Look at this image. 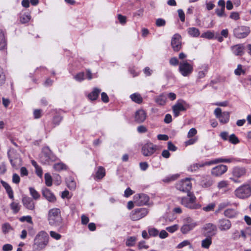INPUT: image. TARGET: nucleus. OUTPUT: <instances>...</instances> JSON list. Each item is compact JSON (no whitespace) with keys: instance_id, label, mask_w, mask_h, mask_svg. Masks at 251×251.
<instances>
[{"instance_id":"obj_1","label":"nucleus","mask_w":251,"mask_h":251,"mask_svg":"<svg viewBox=\"0 0 251 251\" xmlns=\"http://www.w3.org/2000/svg\"><path fill=\"white\" fill-rule=\"evenodd\" d=\"M48 220L49 225L51 226H56L61 225L62 218L60 210L57 208L50 209L48 212Z\"/></svg>"},{"instance_id":"obj_2","label":"nucleus","mask_w":251,"mask_h":251,"mask_svg":"<svg viewBox=\"0 0 251 251\" xmlns=\"http://www.w3.org/2000/svg\"><path fill=\"white\" fill-rule=\"evenodd\" d=\"M49 236L48 234L44 231L39 232L34 240V247L38 251L44 249L49 243Z\"/></svg>"},{"instance_id":"obj_3","label":"nucleus","mask_w":251,"mask_h":251,"mask_svg":"<svg viewBox=\"0 0 251 251\" xmlns=\"http://www.w3.org/2000/svg\"><path fill=\"white\" fill-rule=\"evenodd\" d=\"M196 198L194 194L191 192L187 193L186 197L181 198V204L185 207L191 209H198L201 207V204L196 202Z\"/></svg>"},{"instance_id":"obj_4","label":"nucleus","mask_w":251,"mask_h":251,"mask_svg":"<svg viewBox=\"0 0 251 251\" xmlns=\"http://www.w3.org/2000/svg\"><path fill=\"white\" fill-rule=\"evenodd\" d=\"M234 194L239 199H247L251 196V187L249 184L242 185L235 190Z\"/></svg>"},{"instance_id":"obj_5","label":"nucleus","mask_w":251,"mask_h":251,"mask_svg":"<svg viewBox=\"0 0 251 251\" xmlns=\"http://www.w3.org/2000/svg\"><path fill=\"white\" fill-rule=\"evenodd\" d=\"M197 225V223L194 221L191 217H187L184 220V224L181 226L180 231L183 234H187Z\"/></svg>"},{"instance_id":"obj_6","label":"nucleus","mask_w":251,"mask_h":251,"mask_svg":"<svg viewBox=\"0 0 251 251\" xmlns=\"http://www.w3.org/2000/svg\"><path fill=\"white\" fill-rule=\"evenodd\" d=\"M55 156L48 147H44L40 156V161L42 163L46 164L50 161L55 160Z\"/></svg>"},{"instance_id":"obj_7","label":"nucleus","mask_w":251,"mask_h":251,"mask_svg":"<svg viewBox=\"0 0 251 251\" xmlns=\"http://www.w3.org/2000/svg\"><path fill=\"white\" fill-rule=\"evenodd\" d=\"M179 72L183 76H189L193 71V66L187 61H182L179 64Z\"/></svg>"},{"instance_id":"obj_8","label":"nucleus","mask_w":251,"mask_h":251,"mask_svg":"<svg viewBox=\"0 0 251 251\" xmlns=\"http://www.w3.org/2000/svg\"><path fill=\"white\" fill-rule=\"evenodd\" d=\"M250 32V28L247 26H239L233 30L234 36L239 39L246 38L249 35Z\"/></svg>"},{"instance_id":"obj_9","label":"nucleus","mask_w":251,"mask_h":251,"mask_svg":"<svg viewBox=\"0 0 251 251\" xmlns=\"http://www.w3.org/2000/svg\"><path fill=\"white\" fill-rule=\"evenodd\" d=\"M176 188L177 190L186 193L190 192V191L192 188V183L191 179L189 178H186L178 181L176 184Z\"/></svg>"},{"instance_id":"obj_10","label":"nucleus","mask_w":251,"mask_h":251,"mask_svg":"<svg viewBox=\"0 0 251 251\" xmlns=\"http://www.w3.org/2000/svg\"><path fill=\"white\" fill-rule=\"evenodd\" d=\"M157 150V146L150 142H147L142 147V153L145 156L152 155Z\"/></svg>"},{"instance_id":"obj_11","label":"nucleus","mask_w":251,"mask_h":251,"mask_svg":"<svg viewBox=\"0 0 251 251\" xmlns=\"http://www.w3.org/2000/svg\"><path fill=\"white\" fill-rule=\"evenodd\" d=\"M214 113L221 124H225L228 122L230 116L229 112L225 111L222 112V109L218 107L215 109Z\"/></svg>"},{"instance_id":"obj_12","label":"nucleus","mask_w":251,"mask_h":251,"mask_svg":"<svg viewBox=\"0 0 251 251\" xmlns=\"http://www.w3.org/2000/svg\"><path fill=\"white\" fill-rule=\"evenodd\" d=\"M148 213L147 209L140 208L133 210L130 215L132 221H137L145 217Z\"/></svg>"},{"instance_id":"obj_13","label":"nucleus","mask_w":251,"mask_h":251,"mask_svg":"<svg viewBox=\"0 0 251 251\" xmlns=\"http://www.w3.org/2000/svg\"><path fill=\"white\" fill-rule=\"evenodd\" d=\"M202 230L203 234L204 236L211 238L215 236L217 231V228L216 225L212 223L205 224Z\"/></svg>"},{"instance_id":"obj_14","label":"nucleus","mask_w":251,"mask_h":251,"mask_svg":"<svg viewBox=\"0 0 251 251\" xmlns=\"http://www.w3.org/2000/svg\"><path fill=\"white\" fill-rule=\"evenodd\" d=\"M181 37L179 34L174 35L171 40V46L175 51H178L181 48Z\"/></svg>"},{"instance_id":"obj_15","label":"nucleus","mask_w":251,"mask_h":251,"mask_svg":"<svg viewBox=\"0 0 251 251\" xmlns=\"http://www.w3.org/2000/svg\"><path fill=\"white\" fill-rule=\"evenodd\" d=\"M135 201L139 205H147L149 201V197L145 194H136L134 196Z\"/></svg>"},{"instance_id":"obj_16","label":"nucleus","mask_w":251,"mask_h":251,"mask_svg":"<svg viewBox=\"0 0 251 251\" xmlns=\"http://www.w3.org/2000/svg\"><path fill=\"white\" fill-rule=\"evenodd\" d=\"M227 170V167L225 165H219L211 170V174L215 176H220L225 173Z\"/></svg>"},{"instance_id":"obj_17","label":"nucleus","mask_w":251,"mask_h":251,"mask_svg":"<svg viewBox=\"0 0 251 251\" xmlns=\"http://www.w3.org/2000/svg\"><path fill=\"white\" fill-rule=\"evenodd\" d=\"M185 102L183 101H177L172 107L174 116L176 117L179 115L181 111L186 110V108L184 106Z\"/></svg>"},{"instance_id":"obj_18","label":"nucleus","mask_w":251,"mask_h":251,"mask_svg":"<svg viewBox=\"0 0 251 251\" xmlns=\"http://www.w3.org/2000/svg\"><path fill=\"white\" fill-rule=\"evenodd\" d=\"M218 226L221 231H227L231 228V223L229 220L223 218L218 221Z\"/></svg>"},{"instance_id":"obj_19","label":"nucleus","mask_w":251,"mask_h":251,"mask_svg":"<svg viewBox=\"0 0 251 251\" xmlns=\"http://www.w3.org/2000/svg\"><path fill=\"white\" fill-rule=\"evenodd\" d=\"M43 196L49 202H54L56 197L54 194L48 189L45 188L42 190Z\"/></svg>"},{"instance_id":"obj_20","label":"nucleus","mask_w":251,"mask_h":251,"mask_svg":"<svg viewBox=\"0 0 251 251\" xmlns=\"http://www.w3.org/2000/svg\"><path fill=\"white\" fill-rule=\"evenodd\" d=\"M22 202L26 208L29 210H33L34 209L35 203L31 198L24 197L22 199Z\"/></svg>"},{"instance_id":"obj_21","label":"nucleus","mask_w":251,"mask_h":251,"mask_svg":"<svg viewBox=\"0 0 251 251\" xmlns=\"http://www.w3.org/2000/svg\"><path fill=\"white\" fill-rule=\"evenodd\" d=\"M232 53L236 56H242L244 51V46L243 44H237L231 47Z\"/></svg>"},{"instance_id":"obj_22","label":"nucleus","mask_w":251,"mask_h":251,"mask_svg":"<svg viewBox=\"0 0 251 251\" xmlns=\"http://www.w3.org/2000/svg\"><path fill=\"white\" fill-rule=\"evenodd\" d=\"M146 113L143 109H139L135 113V120L138 123H143L146 119Z\"/></svg>"},{"instance_id":"obj_23","label":"nucleus","mask_w":251,"mask_h":251,"mask_svg":"<svg viewBox=\"0 0 251 251\" xmlns=\"http://www.w3.org/2000/svg\"><path fill=\"white\" fill-rule=\"evenodd\" d=\"M246 173V170L244 168L235 167L233 169V176L237 178L241 177Z\"/></svg>"},{"instance_id":"obj_24","label":"nucleus","mask_w":251,"mask_h":251,"mask_svg":"<svg viewBox=\"0 0 251 251\" xmlns=\"http://www.w3.org/2000/svg\"><path fill=\"white\" fill-rule=\"evenodd\" d=\"M224 215L228 218H235L238 214V211L233 208H228L225 210Z\"/></svg>"},{"instance_id":"obj_25","label":"nucleus","mask_w":251,"mask_h":251,"mask_svg":"<svg viewBox=\"0 0 251 251\" xmlns=\"http://www.w3.org/2000/svg\"><path fill=\"white\" fill-rule=\"evenodd\" d=\"M0 182L3 186V187L6 190V191L8 195V197L10 199L13 200L14 199V195L12 189H11L10 186L6 182L3 180H1Z\"/></svg>"},{"instance_id":"obj_26","label":"nucleus","mask_w":251,"mask_h":251,"mask_svg":"<svg viewBox=\"0 0 251 251\" xmlns=\"http://www.w3.org/2000/svg\"><path fill=\"white\" fill-rule=\"evenodd\" d=\"M213 184V180L209 176L204 177L201 182V185L202 187L207 188Z\"/></svg>"},{"instance_id":"obj_27","label":"nucleus","mask_w":251,"mask_h":251,"mask_svg":"<svg viewBox=\"0 0 251 251\" xmlns=\"http://www.w3.org/2000/svg\"><path fill=\"white\" fill-rule=\"evenodd\" d=\"M101 90L95 88L93 91L88 95V98L91 100H95L98 98Z\"/></svg>"},{"instance_id":"obj_28","label":"nucleus","mask_w":251,"mask_h":251,"mask_svg":"<svg viewBox=\"0 0 251 251\" xmlns=\"http://www.w3.org/2000/svg\"><path fill=\"white\" fill-rule=\"evenodd\" d=\"M167 100V96L164 94H162L155 98V102L160 105H164Z\"/></svg>"},{"instance_id":"obj_29","label":"nucleus","mask_w":251,"mask_h":251,"mask_svg":"<svg viewBox=\"0 0 251 251\" xmlns=\"http://www.w3.org/2000/svg\"><path fill=\"white\" fill-rule=\"evenodd\" d=\"M188 34L193 37H198L200 35V32L198 28L192 27L187 29Z\"/></svg>"},{"instance_id":"obj_30","label":"nucleus","mask_w":251,"mask_h":251,"mask_svg":"<svg viewBox=\"0 0 251 251\" xmlns=\"http://www.w3.org/2000/svg\"><path fill=\"white\" fill-rule=\"evenodd\" d=\"M66 183L67 187L70 190H74L75 189L76 184L73 178L71 177L67 178L66 180Z\"/></svg>"},{"instance_id":"obj_31","label":"nucleus","mask_w":251,"mask_h":251,"mask_svg":"<svg viewBox=\"0 0 251 251\" xmlns=\"http://www.w3.org/2000/svg\"><path fill=\"white\" fill-rule=\"evenodd\" d=\"M7 43L3 32L0 30V50H3L6 47Z\"/></svg>"},{"instance_id":"obj_32","label":"nucleus","mask_w":251,"mask_h":251,"mask_svg":"<svg viewBox=\"0 0 251 251\" xmlns=\"http://www.w3.org/2000/svg\"><path fill=\"white\" fill-rule=\"evenodd\" d=\"M105 176V170L104 168L101 166L99 167L96 173V178L98 179H102Z\"/></svg>"},{"instance_id":"obj_33","label":"nucleus","mask_w":251,"mask_h":251,"mask_svg":"<svg viewBox=\"0 0 251 251\" xmlns=\"http://www.w3.org/2000/svg\"><path fill=\"white\" fill-rule=\"evenodd\" d=\"M212 244V238L206 237V238L201 241V247L204 249H208Z\"/></svg>"},{"instance_id":"obj_34","label":"nucleus","mask_w":251,"mask_h":251,"mask_svg":"<svg viewBox=\"0 0 251 251\" xmlns=\"http://www.w3.org/2000/svg\"><path fill=\"white\" fill-rule=\"evenodd\" d=\"M130 98L132 101L137 103L140 104L142 102L143 99L141 96L138 93H134L131 95Z\"/></svg>"},{"instance_id":"obj_35","label":"nucleus","mask_w":251,"mask_h":251,"mask_svg":"<svg viewBox=\"0 0 251 251\" xmlns=\"http://www.w3.org/2000/svg\"><path fill=\"white\" fill-rule=\"evenodd\" d=\"M54 169L56 171H61L62 170H66L68 168L66 164L62 162L55 163L53 165Z\"/></svg>"},{"instance_id":"obj_36","label":"nucleus","mask_w":251,"mask_h":251,"mask_svg":"<svg viewBox=\"0 0 251 251\" xmlns=\"http://www.w3.org/2000/svg\"><path fill=\"white\" fill-rule=\"evenodd\" d=\"M179 175L178 174H174L170 175L165 177L162 181L165 183H169L171 181L176 180Z\"/></svg>"},{"instance_id":"obj_37","label":"nucleus","mask_w":251,"mask_h":251,"mask_svg":"<svg viewBox=\"0 0 251 251\" xmlns=\"http://www.w3.org/2000/svg\"><path fill=\"white\" fill-rule=\"evenodd\" d=\"M29 190L30 194L32 197L33 199L37 200L40 198V194L34 188L30 187Z\"/></svg>"},{"instance_id":"obj_38","label":"nucleus","mask_w":251,"mask_h":251,"mask_svg":"<svg viewBox=\"0 0 251 251\" xmlns=\"http://www.w3.org/2000/svg\"><path fill=\"white\" fill-rule=\"evenodd\" d=\"M30 15L28 14H24L21 16L20 21L22 24H25L28 23L30 20Z\"/></svg>"},{"instance_id":"obj_39","label":"nucleus","mask_w":251,"mask_h":251,"mask_svg":"<svg viewBox=\"0 0 251 251\" xmlns=\"http://www.w3.org/2000/svg\"><path fill=\"white\" fill-rule=\"evenodd\" d=\"M199 169L200 168L204 167L205 166H210L212 164H214V160L209 161H201L199 163H197Z\"/></svg>"},{"instance_id":"obj_40","label":"nucleus","mask_w":251,"mask_h":251,"mask_svg":"<svg viewBox=\"0 0 251 251\" xmlns=\"http://www.w3.org/2000/svg\"><path fill=\"white\" fill-rule=\"evenodd\" d=\"M235 161V159L234 158H229V159H224V158H217L214 159L215 164L221 163V162H225V163H230Z\"/></svg>"},{"instance_id":"obj_41","label":"nucleus","mask_w":251,"mask_h":251,"mask_svg":"<svg viewBox=\"0 0 251 251\" xmlns=\"http://www.w3.org/2000/svg\"><path fill=\"white\" fill-rule=\"evenodd\" d=\"M11 230L12 227L9 224L6 223L2 225V231L4 234H7Z\"/></svg>"},{"instance_id":"obj_42","label":"nucleus","mask_w":251,"mask_h":251,"mask_svg":"<svg viewBox=\"0 0 251 251\" xmlns=\"http://www.w3.org/2000/svg\"><path fill=\"white\" fill-rule=\"evenodd\" d=\"M20 207L21 205L18 203L12 202L10 204V207L14 213H17L19 212Z\"/></svg>"},{"instance_id":"obj_43","label":"nucleus","mask_w":251,"mask_h":251,"mask_svg":"<svg viewBox=\"0 0 251 251\" xmlns=\"http://www.w3.org/2000/svg\"><path fill=\"white\" fill-rule=\"evenodd\" d=\"M45 183L48 186H51L52 185V177L49 173H46L45 174Z\"/></svg>"},{"instance_id":"obj_44","label":"nucleus","mask_w":251,"mask_h":251,"mask_svg":"<svg viewBox=\"0 0 251 251\" xmlns=\"http://www.w3.org/2000/svg\"><path fill=\"white\" fill-rule=\"evenodd\" d=\"M136 240V237L132 236L128 238L126 241V245L128 247L133 246Z\"/></svg>"},{"instance_id":"obj_45","label":"nucleus","mask_w":251,"mask_h":251,"mask_svg":"<svg viewBox=\"0 0 251 251\" xmlns=\"http://www.w3.org/2000/svg\"><path fill=\"white\" fill-rule=\"evenodd\" d=\"M229 142L234 145H236L239 143V139L234 134H232L229 137Z\"/></svg>"},{"instance_id":"obj_46","label":"nucleus","mask_w":251,"mask_h":251,"mask_svg":"<svg viewBox=\"0 0 251 251\" xmlns=\"http://www.w3.org/2000/svg\"><path fill=\"white\" fill-rule=\"evenodd\" d=\"M201 37L205 38L208 39H212L214 38V34L213 32L208 31L202 33L201 35Z\"/></svg>"},{"instance_id":"obj_47","label":"nucleus","mask_w":251,"mask_h":251,"mask_svg":"<svg viewBox=\"0 0 251 251\" xmlns=\"http://www.w3.org/2000/svg\"><path fill=\"white\" fill-rule=\"evenodd\" d=\"M208 70V68L205 67L203 70L199 71L198 73V79H201L205 77Z\"/></svg>"},{"instance_id":"obj_48","label":"nucleus","mask_w":251,"mask_h":251,"mask_svg":"<svg viewBox=\"0 0 251 251\" xmlns=\"http://www.w3.org/2000/svg\"><path fill=\"white\" fill-rule=\"evenodd\" d=\"M84 73L80 72L74 76V79L79 82H81L84 79Z\"/></svg>"},{"instance_id":"obj_49","label":"nucleus","mask_w":251,"mask_h":251,"mask_svg":"<svg viewBox=\"0 0 251 251\" xmlns=\"http://www.w3.org/2000/svg\"><path fill=\"white\" fill-rule=\"evenodd\" d=\"M215 207V204L214 203H211L208 204L207 206L203 207L202 210L205 212L212 211Z\"/></svg>"},{"instance_id":"obj_50","label":"nucleus","mask_w":251,"mask_h":251,"mask_svg":"<svg viewBox=\"0 0 251 251\" xmlns=\"http://www.w3.org/2000/svg\"><path fill=\"white\" fill-rule=\"evenodd\" d=\"M225 8H216L215 9V13L219 17H226V14L225 13Z\"/></svg>"},{"instance_id":"obj_51","label":"nucleus","mask_w":251,"mask_h":251,"mask_svg":"<svg viewBox=\"0 0 251 251\" xmlns=\"http://www.w3.org/2000/svg\"><path fill=\"white\" fill-rule=\"evenodd\" d=\"M5 75L3 69L0 68V86L2 85L5 81Z\"/></svg>"},{"instance_id":"obj_52","label":"nucleus","mask_w":251,"mask_h":251,"mask_svg":"<svg viewBox=\"0 0 251 251\" xmlns=\"http://www.w3.org/2000/svg\"><path fill=\"white\" fill-rule=\"evenodd\" d=\"M178 229V226L177 225H174L172 226H168L166 228L167 231L170 233H173Z\"/></svg>"},{"instance_id":"obj_53","label":"nucleus","mask_w":251,"mask_h":251,"mask_svg":"<svg viewBox=\"0 0 251 251\" xmlns=\"http://www.w3.org/2000/svg\"><path fill=\"white\" fill-rule=\"evenodd\" d=\"M166 24V21L162 18H158L156 20L155 25L158 27L163 26Z\"/></svg>"},{"instance_id":"obj_54","label":"nucleus","mask_w":251,"mask_h":251,"mask_svg":"<svg viewBox=\"0 0 251 251\" xmlns=\"http://www.w3.org/2000/svg\"><path fill=\"white\" fill-rule=\"evenodd\" d=\"M149 234L151 236H156L158 235V230L155 228H150L148 230Z\"/></svg>"},{"instance_id":"obj_55","label":"nucleus","mask_w":251,"mask_h":251,"mask_svg":"<svg viewBox=\"0 0 251 251\" xmlns=\"http://www.w3.org/2000/svg\"><path fill=\"white\" fill-rule=\"evenodd\" d=\"M50 235L52 238L55 240H59L61 237L60 234L53 231H50Z\"/></svg>"},{"instance_id":"obj_56","label":"nucleus","mask_w":251,"mask_h":251,"mask_svg":"<svg viewBox=\"0 0 251 251\" xmlns=\"http://www.w3.org/2000/svg\"><path fill=\"white\" fill-rule=\"evenodd\" d=\"M231 205V203L228 201L221 202L219 205V209L222 210V209L225 208V207H226L228 206H230Z\"/></svg>"},{"instance_id":"obj_57","label":"nucleus","mask_w":251,"mask_h":251,"mask_svg":"<svg viewBox=\"0 0 251 251\" xmlns=\"http://www.w3.org/2000/svg\"><path fill=\"white\" fill-rule=\"evenodd\" d=\"M229 17L233 20H238L240 19V15L237 12H232L231 13Z\"/></svg>"},{"instance_id":"obj_58","label":"nucleus","mask_w":251,"mask_h":251,"mask_svg":"<svg viewBox=\"0 0 251 251\" xmlns=\"http://www.w3.org/2000/svg\"><path fill=\"white\" fill-rule=\"evenodd\" d=\"M228 185V182L227 181L223 180L220 181L218 184V187L219 189H222L226 188Z\"/></svg>"},{"instance_id":"obj_59","label":"nucleus","mask_w":251,"mask_h":251,"mask_svg":"<svg viewBox=\"0 0 251 251\" xmlns=\"http://www.w3.org/2000/svg\"><path fill=\"white\" fill-rule=\"evenodd\" d=\"M197 133V130L195 128H191L188 132L187 137L188 138L193 137Z\"/></svg>"},{"instance_id":"obj_60","label":"nucleus","mask_w":251,"mask_h":251,"mask_svg":"<svg viewBox=\"0 0 251 251\" xmlns=\"http://www.w3.org/2000/svg\"><path fill=\"white\" fill-rule=\"evenodd\" d=\"M243 73V74L245 73V71L242 70V65H238L237 66V68L235 70L234 73L235 75H241V73Z\"/></svg>"},{"instance_id":"obj_61","label":"nucleus","mask_w":251,"mask_h":251,"mask_svg":"<svg viewBox=\"0 0 251 251\" xmlns=\"http://www.w3.org/2000/svg\"><path fill=\"white\" fill-rule=\"evenodd\" d=\"M118 19L119 21V22L122 25H124L126 23V18L125 16H123L121 14H119L118 15Z\"/></svg>"},{"instance_id":"obj_62","label":"nucleus","mask_w":251,"mask_h":251,"mask_svg":"<svg viewBox=\"0 0 251 251\" xmlns=\"http://www.w3.org/2000/svg\"><path fill=\"white\" fill-rule=\"evenodd\" d=\"M62 121V117L60 116H56L53 120V123L55 126L58 125Z\"/></svg>"},{"instance_id":"obj_63","label":"nucleus","mask_w":251,"mask_h":251,"mask_svg":"<svg viewBox=\"0 0 251 251\" xmlns=\"http://www.w3.org/2000/svg\"><path fill=\"white\" fill-rule=\"evenodd\" d=\"M20 181L19 176L17 174H14L12 176V182L15 184H18Z\"/></svg>"},{"instance_id":"obj_64","label":"nucleus","mask_w":251,"mask_h":251,"mask_svg":"<svg viewBox=\"0 0 251 251\" xmlns=\"http://www.w3.org/2000/svg\"><path fill=\"white\" fill-rule=\"evenodd\" d=\"M190 245V243L188 240H184L183 242L179 243L177 246V248L178 249H181L183 247Z\"/></svg>"}]
</instances>
